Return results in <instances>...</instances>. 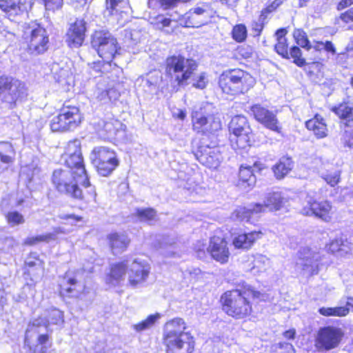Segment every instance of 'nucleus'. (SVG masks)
Instances as JSON below:
<instances>
[{"label": "nucleus", "instance_id": "f257e3e1", "mask_svg": "<svg viewBox=\"0 0 353 353\" xmlns=\"http://www.w3.org/2000/svg\"><path fill=\"white\" fill-rule=\"evenodd\" d=\"M64 165L68 169H56L52 172L51 183L61 194L90 205L97 201V192L86 171L80 144L70 142L64 157Z\"/></svg>", "mask_w": 353, "mask_h": 353}, {"label": "nucleus", "instance_id": "f03ea898", "mask_svg": "<svg viewBox=\"0 0 353 353\" xmlns=\"http://www.w3.org/2000/svg\"><path fill=\"white\" fill-rule=\"evenodd\" d=\"M90 45L102 60L93 61L90 68L99 77L117 79L123 74V69L113 63L121 54V46L117 39L108 30H95L91 34Z\"/></svg>", "mask_w": 353, "mask_h": 353}, {"label": "nucleus", "instance_id": "7ed1b4c3", "mask_svg": "<svg viewBox=\"0 0 353 353\" xmlns=\"http://www.w3.org/2000/svg\"><path fill=\"white\" fill-rule=\"evenodd\" d=\"M128 273V282L132 286L143 283L149 274V267L146 263L134 259L132 265L129 268L126 259L110 264L105 281L108 285L117 286L123 281Z\"/></svg>", "mask_w": 353, "mask_h": 353}, {"label": "nucleus", "instance_id": "20e7f679", "mask_svg": "<svg viewBox=\"0 0 353 353\" xmlns=\"http://www.w3.org/2000/svg\"><path fill=\"white\" fill-rule=\"evenodd\" d=\"M261 293L254 290L250 285H243L241 289H236L225 292L221 296L223 310L225 312L236 319H243L250 314L252 305L249 299L261 298Z\"/></svg>", "mask_w": 353, "mask_h": 353}, {"label": "nucleus", "instance_id": "39448f33", "mask_svg": "<svg viewBox=\"0 0 353 353\" xmlns=\"http://www.w3.org/2000/svg\"><path fill=\"white\" fill-rule=\"evenodd\" d=\"M185 321L181 318L173 319L164 327L163 340L167 353H192L194 348L193 337L185 332Z\"/></svg>", "mask_w": 353, "mask_h": 353}, {"label": "nucleus", "instance_id": "423d86ee", "mask_svg": "<svg viewBox=\"0 0 353 353\" xmlns=\"http://www.w3.org/2000/svg\"><path fill=\"white\" fill-rule=\"evenodd\" d=\"M84 121L79 106L65 101L61 107L48 117V123L52 132L65 133L74 130Z\"/></svg>", "mask_w": 353, "mask_h": 353}, {"label": "nucleus", "instance_id": "0eeeda50", "mask_svg": "<svg viewBox=\"0 0 353 353\" xmlns=\"http://www.w3.org/2000/svg\"><path fill=\"white\" fill-rule=\"evenodd\" d=\"M22 39L29 54L38 56L46 52L50 46V37L46 28L37 21L26 23Z\"/></svg>", "mask_w": 353, "mask_h": 353}, {"label": "nucleus", "instance_id": "6e6552de", "mask_svg": "<svg viewBox=\"0 0 353 353\" xmlns=\"http://www.w3.org/2000/svg\"><path fill=\"white\" fill-rule=\"evenodd\" d=\"M28 89L25 82L8 74L0 75V103L8 109L15 108L26 100Z\"/></svg>", "mask_w": 353, "mask_h": 353}, {"label": "nucleus", "instance_id": "1a4fd4ad", "mask_svg": "<svg viewBox=\"0 0 353 353\" xmlns=\"http://www.w3.org/2000/svg\"><path fill=\"white\" fill-rule=\"evenodd\" d=\"M254 83V79L249 73L239 69L223 72L219 81L222 91L232 95L248 92Z\"/></svg>", "mask_w": 353, "mask_h": 353}, {"label": "nucleus", "instance_id": "9d476101", "mask_svg": "<svg viewBox=\"0 0 353 353\" xmlns=\"http://www.w3.org/2000/svg\"><path fill=\"white\" fill-rule=\"evenodd\" d=\"M197 68L198 64L195 60L186 59L181 55H173L166 59V73L172 81L180 86L188 85V81Z\"/></svg>", "mask_w": 353, "mask_h": 353}, {"label": "nucleus", "instance_id": "9b49d317", "mask_svg": "<svg viewBox=\"0 0 353 353\" xmlns=\"http://www.w3.org/2000/svg\"><path fill=\"white\" fill-rule=\"evenodd\" d=\"M90 155L91 163L97 173L101 176H110L120 163L116 151L108 147H94Z\"/></svg>", "mask_w": 353, "mask_h": 353}, {"label": "nucleus", "instance_id": "f8f14e48", "mask_svg": "<svg viewBox=\"0 0 353 353\" xmlns=\"http://www.w3.org/2000/svg\"><path fill=\"white\" fill-rule=\"evenodd\" d=\"M88 293V288L85 285H81L76 272L68 270L59 276L57 294L63 300L81 299Z\"/></svg>", "mask_w": 353, "mask_h": 353}, {"label": "nucleus", "instance_id": "ddd939ff", "mask_svg": "<svg viewBox=\"0 0 353 353\" xmlns=\"http://www.w3.org/2000/svg\"><path fill=\"white\" fill-rule=\"evenodd\" d=\"M211 105L201 108L200 111L192 113L193 129L199 133L203 134H213L221 128V122L219 117L208 110Z\"/></svg>", "mask_w": 353, "mask_h": 353}, {"label": "nucleus", "instance_id": "4468645a", "mask_svg": "<svg viewBox=\"0 0 353 353\" xmlns=\"http://www.w3.org/2000/svg\"><path fill=\"white\" fill-rule=\"evenodd\" d=\"M22 271L26 285L35 286L39 279L45 273V262L37 252H31L23 264Z\"/></svg>", "mask_w": 353, "mask_h": 353}, {"label": "nucleus", "instance_id": "2eb2a0df", "mask_svg": "<svg viewBox=\"0 0 353 353\" xmlns=\"http://www.w3.org/2000/svg\"><path fill=\"white\" fill-rule=\"evenodd\" d=\"M229 130L231 132L230 140L235 142L238 148H244L249 145L252 130L245 117L236 115L232 117Z\"/></svg>", "mask_w": 353, "mask_h": 353}, {"label": "nucleus", "instance_id": "dca6fc26", "mask_svg": "<svg viewBox=\"0 0 353 353\" xmlns=\"http://www.w3.org/2000/svg\"><path fill=\"white\" fill-rule=\"evenodd\" d=\"M299 259L296 265L301 269L302 274L310 276L319 272V262L321 259V254L316 248H302L299 250Z\"/></svg>", "mask_w": 353, "mask_h": 353}, {"label": "nucleus", "instance_id": "f3484780", "mask_svg": "<svg viewBox=\"0 0 353 353\" xmlns=\"http://www.w3.org/2000/svg\"><path fill=\"white\" fill-rule=\"evenodd\" d=\"M343 336V332L341 328L325 326L319 329L316 339V345L319 350H330L339 346Z\"/></svg>", "mask_w": 353, "mask_h": 353}, {"label": "nucleus", "instance_id": "a211bd4d", "mask_svg": "<svg viewBox=\"0 0 353 353\" xmlns=\"http://www.w3.org/2000/svg\"><path fill=\"white\" fill-rule=\"evenodd\" d=\"M87 32L84 19L77 18L71 23L65 34V43L70 48H77L83 44Z\"/></svg>", "mask_w": 353, "mask_h": 353}, {"label": "nucleus", "instance_id": "6ab92c4d", "mask_svg": "<svg viewBox=\"0 0 353 353\" xmlns=\"http://www.w3.org/2000/svg\"><path fill=\"white\" fill-rule=\"evenodd\" d=\"M122 74L117 79L105 78L110 83H112L105 89H99L96 92L95 99L101 104H112L117 101L121 97V90L123 88V81L121 80Z\"/></svg>", "mask_w": 353, "mask_h": 353}, {"label": "nucleus", "instance_id": "aec40b11", "mask_svg": "<svg viewBox=\"0 0 353 353\" xmlns=\"http://www.w3.org/2000/svg\"><path fill=\"white\" fill-rule=\"evenodd\" d=\"M210 17L209 6L202 4L186 12L183 17V20L186 27L199 28L207 23Z\"/></svg>", "mask_w": 353, "mask_h": 353}, {"label": "nucleus", "instance_id": "412c9836", "mask_svg": "<svg viewBox=\"0 0 353 353\" xmlns=\"http://www.w3.org/2000/svg\"><path fill=\"white\" fill-rule=\"evenodd\" d=\"M250 110L258 122L272 131L280 132L281 128L279 125V121L274 112L260 104L252 105Z\"/></svg>", "mask_w": 353, "mask_h": 353}, {"label": "nucleus", "instance_id": "4be33fe9", "mask_svg": "<svg viewBox=\"0 0 353 353\" xmlns=\"http://www.w3.org/2000/svg\"><path fill=\"white\" fill-rule=\"evenodd\" d=\"M107 246L113 255L123 254L126 252L131 244V239L125 232L113 231L105 236Z\"/></svg>", "mask_w": 353, "mask_h": 353}, {"label": "nucleus", "instance_id": "5701e85b", "mask_svg": "<svg viewBox=\"0 0 353 353\" xmlns=\"http://www.w3.org/2000/svg\"><path fill=\"white\" fill-rule=\"evenodd\" d=\"M32 0H0V9L9 17L20 16L31 10Z\"/></svg>", "mask_w": 353, "mask_h": 353}, {"label": "nucleus", "instance_id": "b1692460", "mask_svg": "<svg viewBox=\"0 0 353 353\" xmlns=\"http://www.w3.org/2000/svg\"><path fill=\"white\" fill-rule=\"evenodd\" d=\"M306 202L307 205L302 210L303 214L314 215L325 221L330 218L332 206L328 201H317L311 196H307Z\"/></svg>", "mask_w": 353, "mask_h": 353}, {"label": "nucleus", "instance_id": "393cba45", "mask_svg": "<svg viewBox=\"0 0 353 353\" xmlns=\"http://www.w3.org/2000/svg\"><path fill=\"white\" fill-rule=\"evenodd\" d=\"M207 252L214 260L222 263L227 262L230 256L227 242L223 238L216 236L210 239Z\"/></svg>", "mask_w": 353, "mask_h": 353}, {"label": "nucleus", "instance_id": "a878e982", "mask_svg": "<svg viewBox=\"0 0 353 353\" xmlns=\"http://www.w3.org/2000/svg\"><path fill=\"white\" fill-rule=\"evenodd\" d=\"M262 212H264V208L261 203H256L249 205L248 207H238L232 213V217L237 221L254 223Z\"/></svg>", "mask_w": 353, "mask_h": 353}, {"label": "nucleus", "instance_id": "bb28decb", "mask_svg": "<svg viewBox=\"0 0 353 353\" xmlns=\"http://www.w3.org/2000/svg\"><path fill=\"white\" fill-rule=\"evenodd\" d=\"M200 152L201 154L198 157L199 161L210 168H218L223 159L220 150L217 147L203 146Z\"/></svg>", "mask_w": 353, "mask_h": 353}, {"label": "nucleus", "instance_id": "cd10ccee", "mask_svg": "<svg viewBox=\"0 0 353 353\" xmlns=\"http://www.w3.org/2000/svg\"><path fill=\"white\" fill-rule=\"evenodd\" d=\"M332 111L339 118L341 126L353 127V106L343 102L332 108Z\"/></svg>", "mask_w": 353, "mask_h": 353}, {"label": "nucleus", "instance_id": "c85d7f7f", "mask_svg": "<svg viewBox=\"0 0 353 353\" xmlns=\"http://www.w3.org/2000/svg\"><path fill=\"white\" fill-rule=\"evenodd\" d=\"M63 233H65V231L63 229L56 228L54 229L53 232H47L45 234L26 237L22 241V245L26 247H33L39 243H48L50 241L56 240L57 234Z\"/></svg>", "mask_w": 353, "mask_h": 353}, {"label": "nucleus", "instance_id": "c756f323", "mask_svg": "<svg viewBox=\"0 0 353 353\" xmlns=\"http://www.w3.org/2000/svg\"><path fill=\"white\" fill-rule=\"evenodd\" d=\"M130 9L128 0H105L104 12L108 17H121Z\"/></svg>", "mask_w": 353, "mask_h": 353}, {"label": "nucleus", "instance_id": "7c9ffc66", "mask_svg": "<svg viewBox=\"0 0 353 353\" xmlns=\"http://www.w3.org/2000/svg\"><path fill=\"white\" fill-rule=\"evenodd\" d=\"M305 127L307 130L312 131L317 139H323L327 135V125L323 119L318 115L306 121Z\"/></svg>", "mask_w": 353, "mask_h": 353}, {"label": "nucleus", "instance_id": "2f4dec72", "mask_svg": "<svg viewBox=\"0 0 353 353\" xmlns=\"http://www.w3.org/2000/svg\"><path fill=\"white\" fill-rule=\"evenodd\" d=\"M261 235L260 232L256 231L240 234L234 238L233 245L236 248L248 249L261 237Z\"/></svg>", "mask_w": 353, "mask_h": 353}, {"label": "nucleus", "instance_id": "473e14b6", "mask_svg": "<svg viewBox=\"0 0 353 353\" xmlns=\"http://www.w3.org/2000/svg\"><path fill=\"white\" fill-rule=\"evenodd\" d=\"M285 201V199L281 192H274L269 193L266 196L263 204L261 205L264 208V212L266 210L270 211L278 210L283 206Z\"/></svg>", "mask_w": 353, "mask_h": 353}, {"label": "nucleus", "instance_id": "72a5a7b5", "mask_svg": "<svg viewBox=\"0 0 353 353\" xmlns=\"http://www.w3.org/2000/svg\"><path fill=\"white\" fill-rule=\"evenodd\" d=\"M293 168V161L288 157H283L279 161L272 167L274 176L278 179L284 178Z\"/></svg>", "mask_w": 353, "mask_h": 353}, {"label": "nucleus", "instance_id": "f704fd0d", "mask_svg": "<svg viewBox=\"0 0 353 353\" xmlns=\"http://www.w3.org/2000/svg\"><path fill=\"white\" fill-rule=\"evenodd\" d=\"M239 185L243 188L254 186L256 183V176L250 166L241 165L239 169Z\"/></svg>", "mask_w": 353, "mask_h": 353}, {"label": "nucleus", "instance_id": "c9c22d12", "mask_svg": "<svg viewBox=\"0 0 353 353\" xmlns=\"http://www.w3.org/2000/svg\"><path fill=\"white\" fill-rule=\"evenodd\" d=\"M286 33V30L283 28L279 29L276 32L275 35L277 43L275 44L274 48L276 52L282 57L289 59L288 44L285 38Z\"/></svg>", "mask_w": 353, "mask_h": 353}, {"label": "nucleus", "instance_id": "e433bc0d", "mask_svg": "<svg viewBox=\"0 0 353 353\" xmlns=\"http://www.w3.org/2000/svg\"><path fill=\"white\" fill-rule=\"evenodd\" d=\"M64 322L63 312L57 308H52L48 312L45 325L46 327H48L50 325H57L61 327L63 325Z\"/></svg>", "mask_w": 353, "mask_h": 353}, {"label": "nucleus", "instance_id": "4c0bfd02", "mask_svg": "<svg viewBox=\"0 0 353 353\" xmlns=\"http://www.w3.org/2000/svg\"><path fill=\"white\" fill-rule=\"evenodd\" d=\"M319 312L325 316H345L349 313V307L339 306L335 307H321Z\"/></svg>", "mask_w": 353, "mask_h": 353}, {"label": "nucleus", "instance_id": "58836bf2", "mask_svg": "<svg viewBox=\"0 0 353 353\" xmlns=\"http://www.w3.org/2000/svg\"><path fill=\"white\" fill-rule=\"evenodd\" d=\"M5 219L10 226L22 225L25 223L23 215L17 210L8 212L5 214Z\"/></svg>", "mask_w": 353, "mask_h": 353}, {"label": "nucleus", "instance_id": "ea45409f", "mask_svg": "<svg viewBox=\"0 0 353 353\" xmlns=\"http://www.w3.org/2000/svg\"><path fill=\"white\" fill-rule=\"evenodd\" d=\"M342 241L341 246V255L343 256L347 254H353V235L349 236L342 235L339 237Z\"/></svg>", "mask_w": 353, "mask_h": 353}, {"label": "nucleus", "instance_id": "a19ab883", "mask_svg": "<svg viewBox=\"0 0 353 353\" xmlns=\"http://www.w3.org/2000/svg\"><path fill=\"white\" fill-rule=\"evenodd\" d=\"M341 147L347 149H353V131L352 129L345 130L341 134Z\"/></svg>", "mask_w": 353, "mask_h": 353}, {"label": "nucleus", "instance_id": "79ce46f5", "mask_svg": "<svg viewBox=\"0 0 353 353\" xmlns=\"http://www.w3.org/2000/svg\"><path fill=\"white\" fill-rule=\"evenodd\" d=\"M293 37L296 43L307 50L312 48V46L307 39L305 32L300 29H296L293 32Z\"/></svg>", "mask_w": 353, "mask_h": 353}, {"label": "nucleus", "instance_id": "37998d69", "mask_svg": "<svg viewBox=\"0 0 353 353\" xmlns=\"http://www.w3.org/2000/svg\"><path fill=\"white\" fill-rule=\"evenodd\" d=\"M288 53L289 59L292 58L294 59L293 62L299 67H302L306 64L305 59L302 57V52L299 48L293 46Z\"/></svg>", "mask_w": 353, "mask_h": 353}, {"label": "nucleus", "instance_id": "c03bdc74", "mask_svg": "<svg viewBox=\"0 0 353 353\" xmlns=\"http://www.w3.org/2000/svg\"><path fill=\"white\" fill-rule=\"evenodd\" d=\"M45 9L48 11L55 12L62 8L64 0H38Z\"/></svg>", "mask_w": 353, "mask_h": 353}, {"label": "nucleus", "instance_id": "a18cd8bd", "mask_svg": "<svg viewBox=\"0 0 353 353\" xmlns=\"http://www.w3.org/2000/svg\"><path fill=\"white\" fill-rule=\"evenodd\" d=\"M254 266L253 268H256L258 271L263 272L266 270V268L270 265V259L262 254H257L254 260Z\"/></svg>", "mask_w": 353, "mask_h": 353}, {"label": "nucleus", "instance_id": "49530a36", "mask_svg": "<svg viewBox=\"0 0 353 353\" xmlns=\"http://www.w3.org/2000/svg\"><path fill=\"white\" fill-rule=\"evenodd\" d=\"M135 216L141 221H148L154 216V211L152 208L137 209Z\"/></svg>", "mask_w": 353, "mask_h": 353}, {"label": "nucleus", "instance_id": "de8ad7c7", "mask_svg": "<svg viewBox=\"0 0 353 353\" xmlns=\"http://www.w3.org/2000/svg\"><path fill=\"white\" fill-rule=\"evenodd\" d=\"M154 323V314L149 315L145 319L136 323L133 328L137 332H142L148 329Z\"/></svg>", "mask_w": 353, "mask_h": 353}, {"label": "nucleus", "instance_id": "09e8293b", "mask_svg": "<svg viewBox=\"0 0 353 353\" xmlns=\"http://www.w3.org/2000/svg\"><path fill=\"white\" fill-rule=\"evenodd\" d=\"M322 179L331 186H335L340 179V172L334 171L332 172H326L321 174Z\"/></svg>", "mask_w": 353, "mask_h": 353}, {"label": "nucleus", "instance_id": "8fccbe9b", "mask_svg": "<svg viewBox=\"0 0 353 353\" xmlns=\"http://www.w3.org/2000/svg\"><path fill=\"white\" fill-rule=\"evenodd\" d=\"M246 34L247 30L245 26L240 24L234 27L232 37L236 41H243L245 39Z\"/></svg>", "mask_w": 353, "mask_h": 353}, {"label": "nucleus", "instance_id": "3c124183", "mask_svg": "<svg viewBox=\"0 0 353 353\" xmlns=\"http://www.w3.org/2000/svg\"><path fill=\"white\" fill-rule=\"evenodd\" d=\"M50 339V336L48 334H39L37 339V342L38 345L42 347L39 350L34 348L31 353H48L47 347L44 345L49 341Z\"/></svg>", "mask_w": 353, "mask_h": 353}, {"label": "nucleus", "instance_id": "603ef678", "mask_svg": "<svg viewBox=\"0 0 353 353\" xmlns=\"http://www.w3.org/2000/svg\"><path fill=\"white\" fill-rule=\"evenodd\" d=\"M203 272L199 268H191L184 272V276L185 277L188 276L190 281H196L203 278Z\"/></svg>", "mask_w": 353, "mask_h": 353}, {"label": "nucleus", "instance_id": "864d4df0", "mask_svg": "<svg viewBox=\"0 0 353 353\" xmlns=\"http://www.w3.org/2000/svg\"><path fill=\"white\" fill-rule=\"evenodd\" d=\"M208 83V79L206 74L205 72H201L194 79L192 85L196 88L203 89L206 87Z\"/></svg>", "mask_w": 353, "mask_h": 353}, {"label": "nucleus", "instance_id": "5fc2aeb1", "mask_svg": "<svg viewBox=\"0 0 353 353\" xmlns=\"http://www.w3.org/2000/svg\"><path fill=\"white\" fill-rule=\"evenodd\" d=\"M341 243L342 241L339 239V237L336 238L326 245V249L328 252L332 253H339L341 255Z\"/></svg>", "mask_w": 353, "mask_h": 353}, {"label": "nucleus", "instance_id": "6e6d98bb", "mask_svg": "<svg viewBox=\"0 0 353 353\" xmlns=\"http://www.w3.org/2000/svg\"><path fill=\"white\" fill-rule=\"evenodd\" d=\"M171 20L162 16L156 17V28L163 29L170 26Z\"/></svg>", "mask_w": 353, "mask_h": 353}, {"label": "nucleus", "instance_id": "4d7b16f0", "mask_svg": "<svg viewBox=\"0 0 353 353\" xmlns=\"http://www.w3.org/2000/svg\"><path fill=\"white\" fill-rule=\"evenodd\" d=\"M206 245L201 241H199L195 245V251L197 254V257L203 259L205 256V250H207Z\"/></svg>", "mask_w": 353, "mask_h": 353}, {"label": "nucleus", "instance_id": "13d9d810", "mask_svg": "<svg viewBox=\"0 0 353 353\" xmlns=\"http://www.w3.org/2000/svg\"><path fill=\"white\" fill-rule=\"evenodd\" d=\"M341 19L345 23L353 21V8L341 14Z\"/></svg>", "mask_w": 353, "mask_h": 353}, {"label": "nucleus", "instance_id": "bf43d9fd", "mask_svg": "<svg viewBox=\"0 0 353 353\" xmlns=\"http://www.w3.org/2000/svg\"><path fill=\"white\" fill-rule=\"evenodd\" d=\"M114 121L112 120H109L104 122V130L106 132L107 134H114L117 130L114 127Z\"/></svg>", "mask_w": 353, "mask_h": 353}, {"label": "nucleus", "instance_id": "052dcab7", "mask_svg": "<svg viewBox=\"0 0 353 353\" xmlns=\"http://www.w3.org/2000/svg\"><path fill=\"white\" fill-rule=\"evenodd\" d=\"M162 6H165V8H168L174 6L177 2H188L190 0H160Z\"/></svg>", "mask_w": 353, "mask_h": 353}, {"label": "nucleus", "instance_id": "680f3d73", "mask_svg": "<svg viewBox=\"0 0 353 353\" xmlns=\"http://www.w3.org/2000/svg\"><path fill=\"white\" fill-rule=\"evenodd\" d=\"M60 218L63 220L72 219L77 222L81 221L83 219V217L81 216L76 215L74 214H64V215H62Z\"/></svg>", "mask_w": 353, "mask_h": 353}, {"label": "nucleus", "instance_id": "e2e57ef3", "mask_svg": "<svg viewBox=\"0 0 353 353\" xmlns=\"http://www.w3.org/2000/svg\"><path fill=\"white\" fill-rule=\"evenodd\" d=\"M7 304L6 294L3 289L0 288V308L3 309L4 306Z\"/></svg>", "mask_w": 353, "mask_h": 353}, {"label": "nucleus", "instance_id": "0e129e2a", "mask_svg": "<svg viewBox=\"0 0 353 353\" xmlns=\"http://www.w3.org/2000/svg\"><path fill=\"white\" fill-rule=\"evenodd\" d=\"M323 49L327 52H331L333 54L336 53L335 48L331 41H326L325 43H323Z\"/></svg>", "mask_w": 353, "mask_h": 353}, {"label": "nucleus", "instance_id": "69168bd1", "mask_svg": "<svg viewBox=\"0 0 353 353\" xmlns=\"http://www.w3.org/2000/svg\"><path fill=\"white\" fill-rule=\"evenodd\" d=\"M353 3V0H341L338 4V9H343Z\"/></svg>", "mask_w": 353, "mask_h": 353}, {"label": "nucleus", "instance_id": "338daca9", "mask_svg": "<svg viewBox=\"0 0 353 353\" xmlns=\"http://www.w3.org/2000/svg\"><path fill=\"white\" fill-rule=\"evenodd\" d=\"M173 115L181 120H183L186 117V113L184 110H177L176 112L173 113Z\"/></svg>", "mask_w": 353, "mask_h": 353}, {"label": "nucleus", "instance_id": "774afa93", "mask_svg": "<svg viewBox=\"0 0 353 353\" xmlns=\"http://www.w3.org/2000/svg\"><path fill=\"white\" fill-rule=\"evenodd\" d=\"M283 335H284L285 338H286V339H294V335H295V330H289L288 331H285L283 333Z\"/></svg>", "mask_w": 353, "mask_h": 353}]
</instances>
